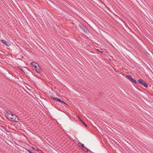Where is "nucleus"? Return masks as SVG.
I'll return each mask as SVG.
<instances>
[{
	"mask_svg": "<svg viewBox=\"0 0 153 153\" xmlns=\"http://www.w3.org/2000/svg\"><path fill=\"white\" fill-rule=\"evenodd\" d=\"M7 117L10 121L18 122L19 119L15 114H13L11 112H7Z\"/></svg>",
	"mask_w": 153,
	"mask_h": 153,
	"instance_id": "obj_1",
	"label": "nucleus"
},
{
	"mask_svg": "<svg viewBox=\"0 0 153 153\" xmlns=\"http://www.w3.org/2000/svg\"><path fill=\"white\" fill-rule=\"evenodd\" d=\"M30 65L37 72L40 73L42 71L41 68L36 62H32L31 63Z\"/></svg>",
	"mask_w": 153,
	"mask_h": 153,
	"instance_id": "obj_2",
	"label": "nucleus"
},
{
	"mask_svg": "<svg viewBox=\"0 0 153 153\" xmlns=\"http://www.w3.org/2000/svg\"><path fill=\"white\" fill-rule=\"evenodd\" d=\"M138 82L141 85L144 86L146 88L148 87V84L143 79H139L138 80Z\"/></svg>",
	"mask_w": 153,
	"mask_h": 153,
	"instance_id": "obj_3",
	"label": "nucleus"
},
{
	"mask_svg": "<svg viewBox=\"0 0 153 153\" xmlns=\"http://www.w3.org/2000/svg\"><path fill=\"white\" fill-rule=\"evenodd\" d=\"M79 26L80 28L86 33H88L89 32V30L83 25L80 24L79 25Z\"/></svg>",
	"mask_w": 153,
	"mask_h": 153,
	"instance_id": "obj_4",
	"label": "nucleus"
},
{
	"mask_svg": "<svg viewBox=\"0 0 153 153\" xmlns=\"http://www.w3.org/2000/svg\"><path fill=\"white\" fill-rule=\"evenodd\" d=\"M126 77L129 80H130L131 82L134 83V84L137 83V81L132 78L131 77V75H126Z\"/></svg>",
	"mask_w": 153,
	"mask_h": 153,
	"instance_id": "obj_5",
	"label": "nucleus"
},
{
	"mask_svg": "<svg viewBox=\"0 0 153 153\" xmlns=\"http://www.w3.org/2000/svg\"><path fill=\"white\" fill-rule=\"evenodd\" d=\"M78 145L85 152H88V149L85 147L84 146V145L83 144H82L80 142H79L78 143Z\"/></svg>",
	"mask_w": 153,
	"mask_h": 153,
	"instance_id": "obj_6",
	"label": "nucleus"
},
{
	"mask_svg": "<svg viewBox=\"0 0 153 153\" xmlns=\"http://www.w3.org/2000/svg\"><path fill=\"white\" fill-rule=\"evenodd\" d=\"M52 98L54 100H56L60 102L64 103L65 104H66V105H68L67 104H66L61 100L57 97H52Z\"/></svg>",
	"mask_w": 153,
	"mask_h": 153,
	"instance_id": "obj_7",
	"label": "nucleus"
},
{
	"mask_svg": "<svg viewBox=\"0 0 153 153\" xmlns=\"http://www.w3.org/2000/svg\"><path fill=\"white\" fill-rule=\"evenodd\" d=\"M1 41L2 43L4 44L7 46H9L10 45V44L9 42L5 41L4 40L2 39L1 40Z\"/></svg>",
	"mask_w": 153,
	"mask_h": 153,
	"instance_id": "obj_8",
	"label": "nucleus"
},
{
	"mask_svg": "<svg viewBox=\"0 0 153 153\" xmlns=\"http://www.w3.org/2000/svg\"><path fill=\"white\" fill-rule=\"evenodd\" d=\"M19 68L20 69V70H21L22 71H23L24 73H25L26 71L24 69L26 68H23L21 66H20L19 67Z\"/></svg>",
	"mask_w": 153,
	"mask_h": 153,
	"instance_id": "obj_9",
	"label": "nucleus"
},
{
	"mask_svg": "<svg viewBox=\"0 0 153 153\" xmlns=\"http://www.w3.org/2000/svg\"><path fill=\"white\" fill-rule=\"evenodd\" d=\"M79 119H80V120L82 122V123H83V124L86 126H87V125L84 122H83L82 120L81 119H80V118L79 117Z\"/></svg>",
	"mask_w": 153,
	"mask_h": 153,
	"instance_id": "obj_10",
	"label": "nucleus"
},
{
	"mask_svg": "<svg viewBox=\"0 0 153 153\" xmlns=\"http://www.w3.org/2000/svg\"><path fill=\"white\" fill-rule=\"evenodd\" d=\"M31 148H32V149L33 150H36V148L35 147H34V146H32V147H31Z\"/></svg>",
	"mask_w": 153,
	"mask_h": 153,
	"instance_id": "obj_11",
	"label": "nucleus"
},
{
	"mask_svg": "<svg viewBox=\"0 0 153 153\" xmlns=\"http://www.w3.org/2000/svg\"><path fill=\"white\" fill-rule=\"evenodd\" d=\"M27 151L30 153H33V152H31V151H30V150H29V149L27 150Z\"/></svg>",
	"mask_w": 153,
	"mask_h": 153,
	"instance_id": "obj_12",
	"label": "nucleus"
},
{
	"mask_svg": "<svg viewBox=\"0 0 153 153\" xmlns=\"http://www.w3.org/2000/svg\"><path fill=\"white\" fill-rule=\"evenodd\" d=\"M97 51H99L101 53H103V51H100V50L99 49H97Z\"/></svg>",
	"mask_w": 153,
	"mask_h": 153,
	"instance_id": "obj_13",
	"label": "nucleus"
},
{
	"mask_svg": "<svg viewBox=\"0 0 153 153\" xmlns=\"http://www.w3.org/2000/svg\"><path fill=\"white\" fill-rule=\"evenodd\" d=\"M33 153H34L33 152Z\"/></svg>",
	"mask_w": 153,
	"mask_h": 153,
	"instance_id": "obj_14",
	"label": "nucleus"
}]
</instances>
